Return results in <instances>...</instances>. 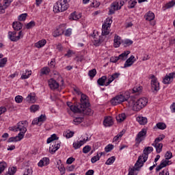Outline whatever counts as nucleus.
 Returning a JSON list of instances; mask_svg holds the SVG:
<instances>
[{
	"label": "nucleus",
	"instance_id": "nucleus-55",
	"mask_svg": "<svg viewBox=\"0 0 175 175\" xmlns=\"http://www.w3.org/2000/svg\"><path fill=\"white\" fill-rule=\"evenodd\" d=\"M8 172L10 174L14 175L17 172V168L16 167H9Z\"/></svg>",
	"mask_w": 175,
	"mask_h": 175
},
{
	"label": "nucleus",
	"instance_id": "nucleus-11",
	"mask_svg": "<svg viewBox=\"0 0 175 175\" xmlns=\"http://www.w3.org/2000/svg\"><path fill=\"white\" fill-rule=\"evenodd\" d=\"M175 78V71L166 75L163 79V84H170L173 81V79Z\"/></svg>",
	"mask_w": 175,
	"mask_h": 175
},
{
	"label": "nucleus",
	"instance_id": "nucleus-24",
	"mask_svg": "<svg viewBox=\"0 0 175 175\" xmlns=\"http://www.w3.org/2000/svg\"><path fill=\"white\" fill-rule=\"evenodd\" d=\"M63 33L64 29H62V27H59L53 32V36H54V38H57V36H61V35H62Z\"/></svg>",
	"mask_w": 175,
	"mask_h": 175
},
{
	"label": "nucleus",
	"instance_id": "nucleus-45",
	"mask_svg": "<svg viewBox=\"0 0 175 175\" xmlns=\"http://www.w3.org/2000/svg\"><path fill=\"white\" fill-rule=\"evenodd\" d=\"M8 62V58L4 57L0 59V68H5L6 63Z\"/></svg>",
	"mask_w": 175,
	"mask_h": 175
},
{
	"label": "nucleus",
	"instance_id": "nucleus-37",
	"mask_svg": "<svg viewBox=\"0 0 175 175\" xmlns=\"http://www.w3.org/2000/svg\"><path fill=\"white\" fill-rule=\"evenodd\" d=\"M31 75H32V71L26 70L25 72L22 75L21 79H22V80H25L26 79H28Z\"/></svg>",
	"mask_w": 175,
	"mask_h": 175
},
{
	"label": "nucleus",
	"instance_id": "nucleus-2",
	"mask_svg": "<svg viewBox=\"0 0 175 175\" xmlns=\"http://www.w3.org/2000/svg\"><path fill=\"white\" fill-rule=\"evenodd\" d=\"M69 8V3L64 0L58 1L53 5V12L54 13H61L68 10Z\"/></svg>",
	"mask_w": 175,
	"mask_h": 175
},
{
	"label": "nucleus",
	"instance_id": "nucleus-29",
	"mask_svg": "<svg viewBox=\"0 0 175 175\" xmlns=\"http://www.w3.org/2000/svg\"><path fill=\"white\" fill-rule=\"evenodd\" d=\"M26 101H27L28 103H35V102H36V98L35 95H32L31 93L26 97Z\"/></svg>",
	"mask_w": 175,
	"mask_h": 175
},
{
	"label": "nucleus",
	"instance_id": "nucleus-27",
	"mask_svg": "<svg viewBox=\"0 0 175 175\" xmlns=\"http://www.w3.org/2000/svg\"><path fill=\"white\" fill-rule=\"evenodd\" d=\"M92 36L93 38L92 40L95 46H98V44H100V43H102V39H100V36L96 35H92Z\"/></svg>",
	"mask_w": 175,
	"mask_h": 175
},
{
	"label": "nucleus",
	"instance_id": "nucleus-14",
	"mask_svg": "<svg viewBox=\"0 0 175 175\" xmlns=\"http://www.w3.org/2000/svg\"><path fill=\"white\" fill-rule=\"evenodd\" d=\"M146 20L148 21H152L150 22L151 25H155V21L153 20L155 18V14H154V12H148L144 16Z\"/></svg>",
	"mask_w": 175,
	"mask_h": 175
},
{
	"label": "nucleus",
	"instance_id": "nucleus-17",
	"mask_svg": "<svg viewBox=\"0 0 175 175\" xmlns=\"http://www.w3.org/2000/svg\"><path fill=\"white\" fill-rule=\"evenodd\" d=\"M135 61H136V58H135V56L131 55L125 62L124 68H129V66H132L133 64H135Z\"/></svg>",
	"mask_w": 175,
	"mask_h": 175
},
{
	"label": "nucleus",
	"instance_id": "nucleus-59",
	"mask_svg": "<svg viewBox=\"0 0 175 175\" xmlns=\"http://www.w3.org/2000/svg\"><path fill=\"white\" fill-rule=\"evenodd\" d=\"M58 170L60 172V174L62 175L65 174L66 170H65V167H64V165H61L59 167H58Z\"/></svg>",
	"mask_w": 175,
	"mask_h": 175
},
{
	"label": "nucleus",
	"instance_id": "nucleus-36",
	"mask_svg": "<svg viewBox=\"0 0 175 175\" xmlns=\"http://www.w3.org/2000/svg\"><path fill=\"white\" fill-rule=\"evenodd\" d=\"M126 118L125 113H121L119 116H116V120L118 122H122Z\"/></svg>",
	"mask_w": 175,
	"mask_h": 175
},
{
	"label": "nucleus",
	"instance_id": "nucleus-47",
	"mask_svg": "<svg viewBox=\"0 0 175 175\" xmlns=\"http://www.w3.org/2000/svg\"><path fill=\"white\" fill-rule=\"evenodd\" d=\"M34 26H35V21H31L29 23L26 24L25 28L27 29H31V28H33Z\"/></svg>",
	"mask_w": 175,
	"mask_h": 175
},
{
	"label": "nucleus",
	"instance_id": "nucleus-6",
	"mask_svg": "<svg viewBox=\"0 0 175 175\" xmlns=\"http://www.w3.org/2000/svg\"><path fill=\"white\" fill-rule=\"evenodd\" d=\"M111 23H113V21H111V19L107 18L106 23H105L103 25V28H102V35L103 36L109 35V33H110V25H111Z\"/></svg>",
	"mask_w": 175,
	"mask_h": 175
},
{
	"label": "nucleus",
	"instance_id": "nucleus-15",
	"mask_svg": "<svg viewBox=\"0 0 175 175\" xmlns=\"http://www.w3.org/2000/svg\"><path fill=\"white\" fill-rule=\"evenodd\" d=\"M17 126L18 131H20V132H27V120L18 122Z\"/></svg>",
	"mask_w": 175,
	"mask_h": 175
},
{
	"label": "nucleus",
	"instance_id": "nucleus-46",
	"mask_svg": "<svg viewBox=\"0 0 175 175\" xmlns=\"http://www.w3.org/2000/svg\"><path fill=\"white\" fill-rule=\"evenodd\" d=\"M136 3H137V1H136V0H130L129 1V9H133V8H135V6L136 5Z\"/></svg>",
	"mask_w": 175,
	"mask_h": 175
},
{
	"label": "nucleus",
	"instance_id": "nucleus-12",
	"mask_svg": "<svg viewBox=\"0 0 175 175\" xmlns=\"http://www.w3.org/2000/svg\"><path fill=\"white\" fill-rule=\"evenodd\" d=\"M87 142H88V137H86V138H84L83 140L75 141L72 144V147L75 150H79V148H80L81 146H84Z\"/></svg>",
	"mask_w": 175,
	"mask_h": 175
},
{
	"label": "nucleus",
	"instance_id": "nucleus-30",
	"mask_svg": "<svg viewBox=\"0 0 175 175\" xmlns=\"http://www.w3.org/2000/svg\"><path fill=\"white\" fill-rule=\"evenodd\" d=\"M106 80H107V76H103L102 77L99 78L97 81L98 85H106Z\"/></svg>",
	"mask_w": 175,
	"mask_h": 175
},
{
	"label": "nucleus",
	"instance_id": "nucleus-48",
	"mask_svg": "<svg viewBox=\"0 0 175 175\" xmlns=\"http://www.w3.org/2000/svg\"><path fill=\"white\" fill-rule=\"evenodd\" d=\"M124 46L127 47L128 46H131V44H133V41L129 39H126L123 42Z\"/></svg>",
	"mask_w": 175,
	"mask_h": 175
},
{
	"label": "nucleus",
	"instance_id": "nucleus-3",
	"mask_svg": "<svg viewBox=\"0 0 175 175\" xmlns=\"http://www.w3.org/2000/svg\"><path fill=\"white\" fill-rule=\"evenodd\" d=\"M148 154H150V152H148L147 148H145L142 155H140L138 157V159L135 163V170H137V169H140V167H143V165H144L145 162H146L147 159H148Z\"/></svg>",
	"mask_w": 175,
	"mask_h": 175
},
{
	"label": "nucleus",
	"instance_id": "nucleus-53",
	"mask_svg": "<svg viewBox=\"0 0 175 175\" xmlns=\"http://www.w3.org/2000/svg\"><path fill=\"white\" fill-rule=\"evenodd\" d=\"M99 159H100V156H99V154H97L96 156H94L91 159V162H92V163H95L96 162H98V161H99Z\"/></svg>",
	"mask_w": 175,
	"mask_h": 175
},
{
	"label": "nucleus",
	"instance_id": "nucleus-20",
	"mask_svg": "<svg viewBox=\"0 0 175 175\" xmlns=\"http://www.w3.org/2000/svg\"><path fill=\"white\" fill-rule=\"evenodd\" d=\"M50 163V159L47 157L42 158L38 163L39 167H43V166H47Z\"/></svg>",
	"mask_w": 175,
	"mask_h": 175
},
{
	"label": "nucleus",
	"instance_id": "nucleus-25",
	"mask_svg": "<svg viewBox=\"0 0 175 175\" xmlns=\"http://www.w3.org/2000/svg\"><path fill=\"white\" fill-rule=\"evenodd\" d=\"M12 28H14V31H20L23 29V23L21 22H14L12 23Z\"/></svg>",
	"mask_w": 175,
	"mask_h": 175
},
{
	"label": "nucleus",
	"instance_id": "nucleus-35",
	"mask_svg": "<svg viewBox=\"0 0 175 175\" xmlns=\"http://www.w3.org/2000/svg\"><path fill=\"white\" fill-rule=\"evenodd\" d=\"M83 121H84V118L77 117V118H74L72 123H74L75 125H79V124H81V122H83Z\"/></svg>",
	"mask_w": 175,
	"mask_h": 175
},
{
	"label": "nucleus",
	"instance_id": "nucleus-22",
	"mask_svg": "<svg viewBox=\"0 0 175 175\" xmlns=\"http://www.w3.org/2000/svg\"><path fill=\"white\" fill-rule=\"evenodd\" d=\"M16 31H9L8 32V38L11 42H18V38L16 36Z\"/></svg>",
	"mask_w": 175,
	"mask_h": 175
},
{
	"label": "nucleus",
	"instance_id": "nucleus-28",
	"mask_svg": "<svg viewBox=\"0 0 175 175\" xmlns=\"http://www.w3.org/2000/svg\"><path fill=\"white\" fill-rule=\"evenodd\" d=\"M70 20H75L77 21L79 18H81V14H77V12H72L70 16H69Z\"/></svg>",
	"mask_w": 175,
	"mask_h": 175
},
{
	"label": "nucleus",
	"instance_id": "nucleus-62",
	"mask_svg": "<svg viewBox=\"0 0 175 175\" xmlns=\"http://www.w3.org/2000/svg\"><path fill=\"white\" fill-rule=\"evenodd\" d=\"M15 102H16V103H21V102H23V97L20 95L16 96L15 97Z\"/></svg>",
	"mask_w": 175,
	"mask_h": 175
},
{
	"label": "nucleus",
	"instance_id": "nucleus-13",
	"mask_svg": "<svg viewBox=\"0 0 175 175\" xmlns=\"http://www.w3.org/2000/svg\"><path fill=\"white\" fill-rule=\"evenodd\" d=\"M67 106L70 107L71 111H73V113H79V111H81L83 109H79V103H76L75 105H72V103L70 102H67Z\"/></svg>",
	"mask_w": 175,
	"mask_h": 175
},
{
	"label": "nucleus",
	"instance_id": "nucleus-34",
	"mask_svg": "<svg viewBox=\"0 0 175 175\" xmlns=\"http://www.w3.org/2000/svg\"><path fill=\"white\" fill-rule=\"evenodd\" d=\"M78 113H83V114H86V116H92L93 114L92 110L88 108V107H85L83 111H78Z\"/></svg>",
	"mask_w": 175,
	"mask_h": 175
},
{
	"label": "nucleus",
	"instance_id": "nucleus-23",
	"mask_svg": "<svg viewBox=\"0 0 175 175\" xmlns=\"http://www.w3.org/2000/svg\"><path fill=\"white\" fill-rule=\"evenodd\" d=\"M103 124L105 126H111L114 122H113V118H111L110 116H108L105 118Z\"/></svg>",
	"mask_w": 175,
	"mask_h": 175
},
{
	"label": "nucleus",
	"instance_id": "nucleus-32",
	"mask_svg": "<svg viewBox=\"0 0 175 175\" xmlns=\"http://www.w3.org/2000/svg\"><path fill=\"white\" fill-rule=\"evenodd\" d=\"M137 121L140 125H146V124H147V118L138 116L137 118Z\"/></svg>",
	"mask_w": 175,
	"mask_h": 175
},
{
	"label": "nucleus",
	"instance_id": "nucleus-44",
	"mask_svg": "<svg viewBox=\"0 0 175 175\" xmlns=\"http://www.w3.org/2000/svg\"><path fill=\"white\" fill-rule=\"evenodd\" d=\"M115 161L116 157L113 156L107 160L105 165H112V163H114Z\"/></svg>",
	"mask_w": 175,
	"mask_h": 175
},
{
	"label": "nucleus",
	"instance_id": "nucleus-57",
	"mask_svg": "<svg viewBox=\"0 0 175 175\" xmlns=\"http://www.w3.org/2000/svg\"><path fill=\"white\" fill-rule=\"evenodd\" d=\"M113 148H114V146L112 144H109L105 147V150L106 152H110Z\"/></svg>",
	"mask_w": 175,
	"mask_h": 175
},
{
	"label": "nucleus",
	"instance_id": "nucleus-54",
	"mask_svg": "<svg viewBox=\"0 0 175 175\" xmlns=\"http://www.w3.org/2000/svg\"><path fill=\"white\" fill-rule=\"evenodd\" d=\"M175 5V3H174V1H170V2H169V3H167V4H165V9H164V10H165V9H170V8H173V6Z\"/></svg>",
	"mask_w": 175,
	"mask_h": 175
},
{
	"label": "nucleus",
	"instance_id": "nucleus-33",
	"mask_svg": "<svg viewBox=\"0 0 175 175\" xmlns=\"http://www.w3.org/2000/svg\"><path fill=\"white\" fill-rule=\"evenodd\" d=\"M152 146L156 148V151L157 154H159L162 151V147H163V144H152Z\"/></svg>",
	"mask_w": 175,
	"mask_h": 175
},
{
	"label": "nucleus",
	"instance_id": "nucleus-56",
	"mask_svg": "<svg viewBox=\"0 0 175 175\" xmlns=\"http://www.w3.org/2000/svg\"><path fill=\"white\" fill-rule=\"evenodd\" d=\"M90 151H91V146H85V147H83V154H88V152H90Z\"/></svg>",
	"mask_w": 175,
	"mask_h": 175
},
{
	"label": "nucleus",
	"instance_id": "nucleus-21",
	"mask_svg": "<svg viewBox=\"0 0 175 175\" xmlns=\"http://www.w3.org/2000/svg\"><path fill=\"white\" fill-rule=\"evenodd\" d=\"M121 45V37L118 35H115L114 39H113V46L117 49L120 47Z\"/></svg>",
	"mask_w": 175,
	"mask_h": 175
},
{
	"label": "nucleus",
	"instance_id": "nucleus-51",
	"mask_svg": "<svg viewBox=\"0 0 175 175\" xmlns=\"http://www.w3.org/2000/svg\"><path fill=\"white\" fill-rule=\"evenodd\" d=\"M50 73V68L48 67H44L41 69V75H49Z\"/></svg>",
	"mask_w": 175,
	"mask_h": 175
},
{
	"label": "nucleus",
	"instance_id": "nucleus-1",
	"mask_svg": "<svg viewBox=\"0 0 175 175\" xmlns=\"http://www.w3.org/2000/svg\"><path fill=\"white\" fill-rule=\"evenodd\" d=\"M122 102H127L126 106L132 107L133 111H140L143 107L147 106L148 100L145 97L136 100L135 96H130L129 93L118 95L111 100V103L113 106H117V105H120Z\"/></svg>",
	"mask_w": 175,
	"mask_h": 175
},
{
	"label": "nucleus",
	"instance_id": "nucleus-63",
	"mask_svg": "<svg viewBox=\"0 0 175 175\" xmlns=\"http://www.w3.org/2000/svg\"><path fill=\"white\" fill-rule=\"evenodd\" d=\"M14 142H18L17 140V137H11L8 140V143H13Z\"/></svg>",
	"mask_w": 175,
	"mask_h": 175
},
{
	"label": "nucleus",
	"instance_id": "nucleus-4",
	"mask_svg": "<svg viewBox=\"0 0 175 175\" xmlns=\"http://www.w3.org/2000/svg\"><path fill=\"white\" fill-rule=\"evenodd\" d=\"M173 157V154L170 151H167V152L165 154V159H163L160 163L159 165H158L156 167V171L159 172L161 169H163V167H166L169 165V163L170 161L169 159H172Z\"/></svg>",
	"mask_w": 175,
	"mask_h": 175
},
{
	"label": "nucleus",
	"instance_id": "nucleus-26",
	"mask_svg": "<svg viewBox=\"0 0 175 175\" xmlns=\"http://www.w3.org/2000/svg\"><path fill=\"white\" fill-rule=\"evenodd\" d=\"M131 54L130 51H126L124 53H121L118 57V59H121L122 61H125L126 58H128V55Z\"/></svg>",
	"mask_w": 175,
	"mask_h": 175
},
{
	"label": "nucleus",
	"instance_id": "nucleus-40",
	"mask_svg": "<svg viewBox=\"0 0 175 175\" xmlns=\"http://www.w3.org/2000/svg\"><path fill=\"white\" fill-rule=\"evenodd\" d=\"M73 135H75V132L67 131L65 133H64V136L66 137V139H70V137H73Z\"/></svg>",
	"mask_w": 175,
	"mask_h": 175
},
{
	"label": "nucleus",
	"instance_id": "nucleus-7",
	"mask_svg": "<svg viewBox=\"0 0 175 175\" xmlns=\"http://www.w3.org/2000/svg\"><path fill=\"white\" fill-rule=\"evenodd\" d=\"M151 90L152 92L157 94L158 91H159V82H158V79L155 77L154 75L151 76Z\"/></svg>",
	"mask_w": 175,
	"mask_h": 175
},
{
	"label": "nucleus",
	"instance_id": "nucleus-9",
	"mask_svg": "<svg viewBox=\"0 0 175 175\" xmlns=\"http://www.w3.org/2000/svg\"><path fill=\"white\" fill-rule=\"evenodd\" d=\"M2 3H0V14L5 13V10L8 9V7L10 5L11 2L13 0H1Z\"/></svg>",
	"mask_w": 175,
	"mask_h": 175
},
{
	"label": "nucleus",
	"instance_id": "nucleus-39",
	"mask_svg": "<svg viewBox=\"0 0 175 175\" xmlns=\"http://www.w3.org/2000/svg\"><path fill=\"white\" fill-rule=\"evenodd\" d=\"M6 167H8V164L6 163H5L4 161L0 162V174H2V173H3Z\"/></svg>",
	"mask_w": 175,
	"mask_h": 175
},
{
	"label": "nucleus",
	"instance_id": "nucleus-10",
	"mask_svg": "<svg viewBox=\"0 0 175 175\" xmlns=\"http://www.w3.org/2000/svg\"><path fill=\"white\" fill-rule=\"evenodd\" d=\"M121 74L120 72H116L113 74L112 75H109L107 77V81L105 83V87H107V85H110L116 79H118Z\"/></svg>",
	"mask_w": 175,
	"mask_h": 175
},
{
	"label": "nucleus",
	"instance_id": "nucleus-38",
	"mask_svg": "<svg viewBox=\"0 0 175 175\" xmlns=\"http://www.w3.org/2000/svg\"><path fill=\"white\" fill-rule=\"evenodd\" d=\"M58 137H57L56 134H53L49 138L47 139L46 143L49 144V143H51L52 142H54V140H58Z\"/></svg>",
	"mask_w": 175,
	"mask_h": 175
},
{
	"label": "nucleus",
	"instance_id": "nucleus-19",
	"mask_svg": "<svg viewBox=\"0 0 175 175\" xmlns=\"http://www.w3.org/2000/svg\"><path fill=\"white\" fill-rule=\"evenodd\" d=\"M49 85L51 90H57L59 87V83L53 79H51L49 81Z\"/></svg>",
	"mask_w": 175,
	"mask_h": 175
},
{
	"label": "nucleus",
	"instance_id": "nucleus-16",
	"mask_svg": "<svg viewBox=\"0 0 175 175\" xmlns=\"http://www.w3.org/2000/svg\"><path fill=\"white\" fill-rule=\"evenodd\" d=\"M120 9H121V6L118 5V2H114L111 5L109 14H114L116 10H120Z\"/></svg>",
	"mask_w": 175,
	"mask_h": 175
},
{
	"label": "nucleus",
	"instance_id": "nucleus-64",
	"mask_svg": "<svg viewBox=\"0 0 175 175\" xmlns=\"http://www.w3.org/2000/svg\"><path fill=\"white\" fill-rule=\"evenodd\" d=\"M159 175H169V171L167 170H163Z\"/></svg>",
	"mask_w": 175,
	"mask_h": 175
},
{
	"label": "nucleus",
	"instance_id": "nucleus-58",
	"mask_svg": "<svg viewBox=\"0 0 175 175\" xmlns=\"http://www.w3.org/2000/svg\"><path fill=\"white\" fill-rule=\"evenodd\" d=\"M164 138H165V136H163V135L160 136L155 139L154 142L153 144H161V143H159V142H162V140H163Z\"/></svg>",
	"mask_w": 175,
	"mask_h": 175
},
{
	"label": "nucleus",
	"instance_id": "nucleus-52",
	"mask_svg": "<svg viewBox=\"0 0 175 175\" xmlns=\"http://www.w3.org/2000/svg\"><path fill=\"white\" fill-rule=\"evenodd\" d=\"M88 75L90 77H92V79H93V77H95V76H96V69L94 68L90 70Z\"/></svg>",
	"mask_w": 175,
	"mask_h": 175
},
{
	"label": "nucleus",
	"instance_id": "nucleus-18",
	"mask_svg": "<svg viewBox=\"0 0 175 175\" xmlns=\"http://www.w3.org/2000/svg\"><path fill=\"white\" fill-rule=\"evenodd\" d=\"M60 144H61V142L57 144H54V143L51 144L49 147V152H51V154H54L55 151L59 150V147H61Z\"/></svg>",
	"mask_w": 175,
	"mask_h": 175
},
{
	"label": "nucleus",
	"instance_id": "nucleus-5",
	"mask_svg": "<svg viewBox=\"0 0 175 175\" xmlns=\"http://www.w3.org/2000/svg\"><path fill=\"white\" fill-rule=\"evenodd\" d=\"M81 99H80V103L79 105V109H82L81 111H83L85 107H88L90 106V102L88 101V97L87 95L84 94H81Z\"/></svg>",
	"mask_w": 175,
	"mask_h": 175
},
{
	"label": "nucleus",
	"instance_id": "nucleus-42",
	"mask_svg": "<svg viewBox=\"0 0 175 175\" xmlns=\"http://www.w3.org/2000/svg\"><path fill=\"white\" fill-rule=\"evenodd\" d=\"M39 109L40 107L38 105H33L30 107V111L31 113H36Z\"/></svg>",
	"mask_w": 175,
	"mask_h": 175
},
{
	"label": "nucleus",
	"instance_id": "nucleus-61",
	"mask_svg": "<svg viewBox=\"0 0 175 175\" xmlns=\"http://www.w3.org/2000/svg\"><path fill=\"white\" fill-rule=\"evenodd\" d=\"M135 170H139V169L136 170V166H134V168H131L129 170L128 175H135Z\"/></svg>",
	"mask_w": 175,
	"mask_h": 175
},
{
	"label": "nucleus",
	"instance_id": "nucleus-50",
	"mask_svg": "<svg viewBox=\"0 0 175 175\" xmlns=\"http://www.w3.org/2000/svg\"><path fill=\"white\" fill-rule=\"evenodd\" d=\"M27 16H28L27 14H22L18 16V20L19 21H25L27 19Z\"/></svg>",
	"mask_w": 175,
	"mask_h": 175
},
{
	"label": "nucleus",
	"instance_id": "nucleus-60",
	"mask_svg": "<svg viewBox=\"0 0 175 175\" xmlns=\"http://www.w3.org/2000/svg\"><path fill=\"white\" fill-rule=\"evenodd\" d=\"M39 122H44L46 121V115H41L38 118Z\"/></svg>",
	"mask_w": 175,
	"mask_h": 175
},
{
	"label": "nucleus",
	"instance_id": "nucleus-8",
	"mask_svg": "<svg viewBox=\"0 0 175 175\" xmlns=\"http://www.w3.org/2000/svg\"><path fill=\"white\" fill-rule=\"evenodd\" d=\"M147 136V130L146 129H142L141 131L138 133L137 135V137L135 138V142L138 144H140L143 140L146 139V137Z\"/></svg>",
	"mask_w": 175,
	"mask_h": 175
},
{
	"label": "nucleus",
	"instance_id": "nucleus-49",
	"mask_svg": "<svg viewBox=\"0 0 175 175\" xmlns=\"http://www.w3.org/2000/svg\"><path fill=\"white\" fill-rule=\"evenodd\" d=\"M157 126L159 129H161L162 131H163V129H166V124L163 122L157 123Z\"/></svg>",
	"mask_w": 175,
	"mask_h": 175
},
{
	"label": "nucleus",
	"instance_id": "nucleus-41",
	"mask_svg": "<svg viewBox=\"0 0 175 175\" xmlns=\"http://www.w3.org/2000/svg\"><path fill=\"white\" fill-rule=\"evenodd\" d=\"M25 132H23L21 131L17 136H16V140H18V142H20L21 140H23V139H24V136H25Z\"/></svg>",
	"mask_w": 175,
	"mask_h": 175
},
{
	"label": "nucleus",
	"instance_id": "nucleus-31",
	"mask_svg": "<svg viewBox=\"0 0 175 175\" xmlns=\"http://www.w3.org/2000/svg\"><path fill=\"white\" fill-rule=\"evenodd\" d=\"M46 43H47V41L44 39L41 40L40 41H38V42H36L35 44L36 47H37V49H42V47L46 45Z\"/></svg>",
	"mask_w": 175,
	"mask_h": 175
},
{
	"label": "nucleus",
	"instance_id": "nucleus-43",
	"mask_svg": "<svg viewBox=\"0 0 175 175\" xmlns=\"http://www.w3.org/2000/svg\"><path fill=\"white\" fill-rule=\"evenodd\" d=\"M143 90V87L142 86H136L133 88V92L135 94H140L142 92V90Z\"/></svg>",
	"mask_w": 175,
	"mask_h": 175
}]
</instances>
